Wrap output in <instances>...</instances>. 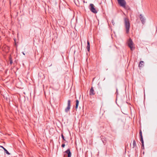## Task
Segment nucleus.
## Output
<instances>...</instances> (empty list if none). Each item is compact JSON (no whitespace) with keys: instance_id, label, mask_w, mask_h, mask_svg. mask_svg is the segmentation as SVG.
Here are the masks:
<instances>
[{"instance_id":"1","label":"nucleus","mask_w":157,"mask_h":157,"mask_svg":"<svg viewBox=\"0 0 157 157\" xmlns=\"http://www.w3.org/2000/svg\"><path fill=\"white\" fill-rule=\"evenodd\" d=\"M124 24L126 29V33H128L129 31L130 23L128 18L125 17L124 18Z\"/></svg>"},{"instance_id":"2","label":"nucleus","mask_w":157,"mask_h":157,"mask_svg":"<svg viewBox=\"0 0 157 157\" xmlns=\"http://www.w3.org/2000/svg\"><path fill=\"white\" fill-rule=\"evenodd\" d=\"M117 1L120 6L124 8H125L126 3L124 0H117Z\"/></svg>"},{"instance_id":"3","label":"nucleus","mask_w":157,"mask_h":157,"mask_svg":"<svg viewBox=\"0 0 157 157\" xmlns=\"http://www.w3.org/2000/svg\"><path fill=\"white\" fill-rule=\"evenodd\" d=\"M128 46L130 48L131 50L134 49L135 48L133 46V42L131 39H129L128 42Z\"/></svg>"},{"instance_id":"4","label":"nucleus","mask_w":157,"mask_h":157,"mask_svg":"<svg viewBox=\"0 0 157 157\" xmlns=\"http://www.w3.org/2000/svg\"><path fill=\"white\" fill-rule=\"evenodd\" d=\"M89 9L92 12L94 13H97V11L96 10L94 7V5L92 4H90Z\"/></svg>"},{"instance_id":"5","label":"nucleus","mask_w":157,"mask_h":157,"mask_svg":"<svg viewBox=\"0 0 157 157\" xmlns=\"http://www.w3.org/2000/svg\"><path fill=\"white\" fill-rule=\"evenodd\" d=\"M71 101L70 100H68L67 101V106L65 108V111L66 113H68L70 110L71 106Z\"/></svg>"},{"instance_id":"6","label":"nucleus","mask_w":157,"mask_h":157,"mask_svg":"<svg viewBox=\"0 0 157 157\" xmlns=\"http://www.w3.org/2000/svg\"><path fill=\"white\" fill-rule=\"evenodd\" d=\"M66 154H67V157H71V153L70 149H68L64 152V157H65Z\"/></svg>"},{"instance_id":"7","label":"nucleus","mask_w":157,"mask_h":157,"mask_svg":"<svg viewBox=\"0 0 157 157\" xmlns=\"http://www.w3.org/2000/svg\"><path fill=\"white\" fill-rule=\"evenodd\" d=\"M140 20L141 21L142 23L143 24H144L145 22V19L143 17V16L141 14L140 15Z\"/></svg>"},{"instance_id":"8","label":"nucleus","mask_w":157,"mask_h":157,"mask_svg":"<svg viewBox=\"0 0 157 157\" xmlns=\"http://www.w3.org/2000/svg\"><path fill=\"white\" fill-rule=\"evenodd\" d=\"M95 94L94 90L93 89V87H91V89L90 90V95H94Z\"/></svg>"},{"instance_id":"9","label":"nucleus","mask_w":157,"mask_h":157,"mask_svg":"<svg viewBox=\"0 0 157 157\" xmlns=\"http://www.w3.org/2000/svg\"><path fill=\"white\" fill-rule=\"evenodd\" d=\"M86 48L88 52H90V42L88 40L87 41V45L86 47Z\"/></svg>"},{"instance_id":"10","label":"nucleus","mask_w":157,"mask_h":157,"mask_svg":"<svg viewBox=\"0 0 157 157\" xmlns=\"http://www.w3.org/2000/svg\"><path fill=\"white\" fill-rule=\"evenodd\" d=\"M78 104H79V101L77 99L76 101L75 108L76 109H77L78 108Z\"/></svg>"},{"instance_id":"11","label":"nucleus","mask_w":157,"mask_h":157,"mask_svg":"<svg viewBox=\"0 0 157 157\" xmlns=\"http://www.w3.org/2000/svg\"><path fill=\"white\" fill-rule=\"evenodd\" d=\"M1 147L3 148L4 151H5V152L6 153V154L8 155H10V153H9V152L7 150L4 148L3 146H1Z\"/></svg>"},{"instance_id":"12","label":"nucleus","mask_w":157,"mask_h":157,"mask_svg":"<svg viewBox=\"0 0 157 157\" xmlns=\"http://www.w3.org/2000/svg\"><path fill=\"white\" fill-rule=\"evenodd\" d=\"M144 63V62L143 61H140L139 64V67H141L142 65H143Z\"/></svg>"},{"instance_id":"13","label":"nucleus","mask_w":157,"mask_h":157,"mask_svg":"<svg viewBox=\"0 0 157 157\" xmlns=\"http://www.w3.org/2000/svg\"><path fill=\"white\" fill-rule=\"evenodd\" d=\"M140 141L142 143V146L143 147H144V140H143V137H140Z\"/></svg>"},{"instance_id":"14","label":"nucleus","mask_w":157,"mask_h":157,"mask_svg":"<svg viewBox=\"0 0 157 157\" xmlns=\"http://www.w3.org/2000/svg\"><path fill=\"white\" fill-rule=\"evenodd\" d=\"M136 146V143L135 140H133V147L132 148H134Z\"/></svg>"},{"instance_id":"15","label":"nucleus","mask_w":157,"mask_h":157,"mask_svg":"<svg viewBox=\"0 0 157 157\" xmlns=\"http://www.w3.org/2000/svg\"><path fill=\"white\" fill-rule=\"evenodd\" d=\"M111 22L113 25H115V23L114 22V21L113 20H112L111 21Z\"/></svg>"},{"instance_id":"16","label":"nucleus","mask_w":157,"mask_h":157,"mask_svg":"<svg viewBox=\"0 0 157 157\" xmlns=\"http://www.w3.org/2000/svg\"><path fill=\"white\" fill-rule=\"evenodd\" d=\"M61 137H62V138L63 140H65V139H64V136H63V134H61Z\"/></svg>"},{"instance_id":"17","label":"nucleus","mask_w":157,"mask_h":157,"mask_svg":"<svg viewBox=\"0 0 157 157\" xmlns=\"http://www.w3.org/2000/svg\"><path fill=\"white\" fill-rule=\"evenodd\" d=\"M140 137H143L142 135V132H141V131H140Z\"/></svg>"},{"instance_id":"18","label":"nucleus","mask_w":157,"mask_h":157,"mask_svg":"<svg viewBox=\"0 0 157 157\" xmlns=\"http://www.w3.org/2000/svg\"><path fill=\"white\" fill-rule=\"evenodd\" d=\"M65 144H63L62 145V146H62V147H65Z\"/></svg>"},{"instance_id":"19","label":"nucleus","mask_w":157,"mask_h":157,"mask_svg":"<svg viewBox=\"0 0 157 157\" xmlns=\"http://www.w3.org/2000/svg\"><path fill=\"white\" fill-rule=\"evenodd\" d=\"M22 53L24 55H25V54L23 52H22Z\"/></svg>"},{"instance_id":"20","label":"nucleus","mask_w":157,"mask_h":157,"mask_svg":"<svg viewBox=\"0 0 157 157\" xmlns=\"http://www.w3.org/2000/svg\"><path fill=\"white\" fill-rule=\"evenodd\" d=\"M12 63V62L11 61H10V63L11 64Z\"/></svg>"},{"instance_id":"21","label":"nucleus","mask_w":157,"mask_h":157,"mask_svg":"<svg viewBox=\"0 0 157 157\" xmlns=\"http://www.w3.org/2000/svg\"><path fill=\"white\" fill-rule=\"evenodd\" d=\"M116 90H117V92H117V89H116Z\"/></svg>"}]
</instances>
